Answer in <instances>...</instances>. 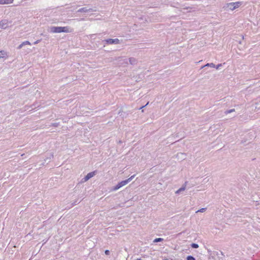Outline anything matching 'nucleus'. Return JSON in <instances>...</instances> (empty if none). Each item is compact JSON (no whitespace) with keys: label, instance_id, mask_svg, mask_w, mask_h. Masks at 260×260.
Segmentation results:
<instances>
[{"label":"nucleus","instance_id":"obj_1","mask_svg":"<svg viewBox=\"0 0 260 260\" xmlns=\"http://www.w3.org/2000/svg\"><path fill=\"white\" fill-rule=\"evenodd\" d=\"M48 31L51 33L71 32L73 29L68 26H51Z\"/></svg>","mask_w":260,"mask_h":260},{"label":"nucleus","instance_id":"obj_2","mask_svg":"<svg viewBox=\"0 0 260 260\" xmlns=\"http://www.w3.org/2000/svg\"><path fill=\"white\" fill-rule=\"evenodd\" d=\"M242 4L241 2L230 3L227 4V7L231 10H234L239 8Z\"/></svg>","mask_w":260,"mask_h":260},{"label":"nucleus","instance_id":"obj_3","mask_svg":"<svg viewBox=\"0 0 260 260\" xmlns=\"http://www.w3.org/2000/svg\"><path fill=\"white\" fill-rule=\"evenodd\" d=\"M10 22L7 19H3L0 21V28L6 29L9 27Z\"/></svg>","mask_w":260,"mask_h":260},{"label":"nucleus","instance_id":"obj_4","mask_svg":"<svg viewBox=\"0 0 260 260\" xmlns=\"http://www.w3.org/2000/svg\"><path fill=\"white\" fill-rule=\"evenodd\" d=\"M96 174L95 171H93L90 173H89L87 174V175L82 179V182H85L88 181L89 179L93 177Z\"/></svg>","mask_w":260,"mask_h":260},{"label":"nucleus","instance_id":"obj_5","mask_svg":"<svg viewBox=\"0 0 260 260\" xmlns=\"http://www.w3.org/2000/svg\"><path fill=\"white\" fill-rule=\"evenodd\" d=\"M106 42L110 44H117L119 43V40L118 39H109L106 40Z\"/></svg>","mask_w":260,"mask_h":260},{"label":"nucleus","instance_id":"obj_6","mask_svg":"<svg viewBox=\"0 0 260 260\" xmlns=\"http://www.w3.org/2000/svg\"><path fill=\"white\" fill-rule=\"evenodd\" d=\"M14 0H0V5H7L13 3Z\"/></svg>","mask_w":260,"mask_h":260},{"label":"nucleus","instance_id":"obj_7","mask_svg":"<svg viewBox=\"0 0 260 260\" xmlns=\"http://www.w3.org/2000/svg\"><path fill=\"white\" fill-rule=\"evenodd\" d=\"M26 45H30L31 44L29 41H26L22 42L20 45H19V46L17 47V48L18 49H20L21 48H22L23 47V46Z\"/></svg>","mask_w":260,"mask_h":260},{"label":"nucleus","instance_id":"obj_8","mask_svg":"<svg viewBox=\"0 0 260 260\" xmlns=\"http://www.w3.org/2000/svg\"><path fill=\"white\" fill-rule=\"evenodd\" d=\"M8 53L4 50L0 51V58L8 57Z\"/></svg>","mask_w":260,"mask_h":260},{"label":"nucleus","instance_id":"obj_9","mask_svg":"<svg viewBox=\"0 0 260 260\" xmlns=\"http://www.w3.org/2000/svg\"><path fill=\"white\" fill-rule=\"evenodd\" d=\"M186 189V187H185V185L182 186V187L180 188L179 189H178L177 190H176L175 191V193L176 194H179L182 191H183L185 190Z\"/></svg>","mask_w":260,"mask_h":260},{"label":"nucleus","instance_id":"obj_10","mask_svg":"<svg viewBox=\"0 0 260 260\" xmlns=\"http://www.w3.org/2000/svg\"><path fill=\"white\" fill-rule=\"evenodd\" d=\"M128 183V180H125L118 183L120 187L126 185Z\"/></svg>","mask_w":260,"mask_h":260},{"label":"nucleus","instance_id":"obj_11","mask_svg":"<svg viewBox=\"0 0 260 260\" xmlns=\"http://www.w3.org/2000/svg\"><path fill=\"white\" fill-rule=\"evenodd\" d=\"M129 61L131 64H135L136 63L137 60L135 58L131 57L129 58Z\"/></svg>","mask_w":260,"mask_h":260},{"label":"nucleus","instance_id":"obj_12","mask_svg":"<svg viewBox=\"0 0 260 260\" xmlns=\"http://www.w3.org/2000/svg\"><path fill=\"white\" fill-rule=\"evenodd\" d=\"M205 67H211V68H215V65L213 63H208L206 64H205V66H203L202 67V68H204Z\"/></svg>","mask_w":260,"mask_h":260},{"label":"nucleus","instance_id":"obj_13","mask_svg":"<svg viewBox=\"0 0 260 260\" xmlns=\"http://www.w3.org/2000/svg\"><path fill=\"white\" fill-rule=\"evenodd\" d=\"M163 241V239L162 238H158L155 239L153 240V242L154 243H156V242H161V241Z\"/></svg>","mask_w":260,"mask_h":260},{"label":"nucleus","instance_id":"obj_14","mask_svg":"<svg viewBox=\"0 0 260 260\" xmlns=\"http://www.w3.org/2000/svg\"><path fill=\"white\" fill-rule=\"evenodd\" d=\"M120 188H121L119 185V184L118 183L115 186H114L113 188V191H116L118 189H119Z\"/></svg>","mask_w":260,"mask_h":260},{"label":"nucleus","instance_id":"obj_15","mask_svg":"<svg viewBox=\"0 0 260 260\" xmlns=\"http://www.w3.org/2000/svg\"><path fill=\"white\" fill-rule=\"evenodd\" d=\"M206 208H201L199 210H198L196 213H198V212H204L205 211H206Z\"/></svg>","mask_w":260,"mask_h":260},{"label":"nucleus","instance_id":"obj_16","mask_svg":"<svg viewBox=\"0 0 260 260\" xmlns=\"http://www.w3.org/2000/svg\"><path fill=\"white\" fill-rule=\"evenodd\" d=\"M191 246L193 248H198L199 247V245L196 243H192L191 245Z\"/></svg>","mask_w":260,"mask_h":260},{"label":"nucleus","instance_id":"obj_17","mask_svg":"<svg viewBox=\"0 0 260 260\" xmlns=\"http://www.w3.org/2000/svg\"><path fill=\"white\" fill-rule=\"evenodd\" d=\"M78 11L80 12H86L87 11V10L85 8H81V9H79Z\"/></svg>","mask_w":260,"mask_h":260},{"label":"nucleus","instance_id":"obj_18","mask_svg":"<svg viewBox=\"0 0 260 260\" xmlns=\"http://www.w3.org/2000/svg\"><path fill=\"white\" fill-rule=\"evenodd\" d=\"M187 260H196V259L192 256H188L187 257Z\"/></svg>","mask_w":260,"mask_h":260},{"label":"nucleus","instance_id":"obj_19","mask_svg":"<svg viewBox=\"0 0 260 260\" xmlns=\"http://www.w3.org/2000/svg\"><path fill=\"white\" fill-rule=\"evenodd\" d=\"M135 176V175H134L132 176H131L129 178H128L127 179H126L127 180H128V182H129Z\"/></svg>","mask_w":260,"mask_h":260},{"label":"nucleus","instance_id":"obj_20","mask_svg":"<svg viewBox=\"0 0 260 260\" xmlns=\"http://www.w3.org/2000/svg\"><path fill=\"white\" fill-rule=\"evenodd\" d=\"M235 111V109H231L230 110H228L225 112V114H228V113H230L231 112H233Z\"/></svg>","mask_w":260,"mask_h":260},{"label":"nucleus","instance_id":"obj_21","mask_svg":"<svg viewBox=\"0 0 260 260\" xmlns=\"http://www.w3.org/2000/svg\"><path fill=\"white\" fill-rule=\"evenodd\" d=\"M222 66V64L221 63H220V64H217L216 66H215V68H216V69L217 70H218L220 67H221Z\"/></svg>","mask_w":260,"mask_h":260},{"label":"nucleus","instance_id":"obj_22","mask_svg":"<svg viewBox=\"0 0 260 260\" xmlns=\"http://www.w3.org/2000/svg\"><path fill=\"white\" fill-rule=\"evenodd\" d=\"M105 253L106 255H109L110 254V251L108 250H105Z\"/></svg>","mask_w":260,"mask_h":260},{"label":"nucleus","instance_id":"obj_23","mask_svg":"<svg viewBox=\"0 0 260 260\" xmlns=\"http://www.w3.org/2000/svg\"><path fill=\"white\" fill-rule=\"evenodd\" d=\"M148 103H149L148 102V103H147V104H146V105L145 106H142L140 109H142V108H143L144 107H145V106H146L148 104Z\"/></svg>","mask_w":260,"mask_h":260},{"label":"nucleus","instance_id":"obj_24","mask_svg":"<svg viewBox=\"0 0 260 260\" xmlns=\"http://www.w3.org/2000/svg\"><path fill=\"white\" fill-rule=\"evenodd\" d=\"M39 40H37V41H36L34 43H35V44H38V43H39Z\"/></svg>","mask_w":260,"mask_h":260},{"label":"nucleus","instance_id":"obj_25","mask_svg":"<svg viewBox=\"0 0 260 260\" xmlns=\"http://www.w3.org/2000/svg\"><path fill=\"white\" fill-rule=\"evenodd\" d=\"M136 260H142L141 258H138Z\"/></svg>","mask_w":260,"mask_h":260}]
</instances>
